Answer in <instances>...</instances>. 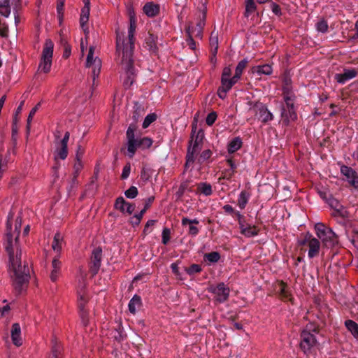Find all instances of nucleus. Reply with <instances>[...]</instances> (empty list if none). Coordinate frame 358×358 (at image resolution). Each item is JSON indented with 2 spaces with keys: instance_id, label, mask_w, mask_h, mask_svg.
<instances>
[{
  "instance_id": "obj_1",
  "label": "nucleus",
  "mask_w": 358,
  "mask_h": 358,
  "mask_svg": "<svg viewBox=\"0 0 358 358\" xmlns=\"http://www.w3.org/2000/svg\"><path fill=\"white\" fill-rule=\"evenodd\" d=\"M11 217L9 215L6 222L4 247L8 257V268L13 286L20 294L28 287L31 268L28 262L22 259V250L19 243L22 218L17 217L13 227Z\"/></svg>"
},
{
  "instance_id": "obj_2",
  "label": "nucleus",
  "mask_w": 358,
  "mask_h": 358,
  "mask_svg": "<svg viewBox=\"0 0 358 358\" xmlns=\"http://www.w3.org/2000/svg\"><path fill=\"white\" fill-rule=\"evenodd\" d=\"M130 26L128 32V38L124 39L123 34L116 31V51L118 56L123 52L127 57L134 52V31L136 29V19L129 20Z\"/></svg>"
},
{
  "instance_id": "obj_3",
  "label": "nucleus",
  "mask_w": 358,
  "mask_h": 358,
  "mask_svg": "<svg viewBox=\"0 0 358 358\" xmlns=\"http://www.w3.org/2000/svg\"><path fill=\"white\" fill-rule=\"evenodd\" d=\"M207 8L203 4L201 8L196 13V22L188 21L185 28L186 36L194 37L201 40L203 38V27L206 24Z\"/></svg>"
},
{
  "instance_id": "obj_4",
  "label": "nucleus",
  "mask_w": 358,
  "mask_h": 358,
  "mask_svg": "<svg viewBox=\"0 0 358 358\" xmlns=\"http://www.w3.org/2000/svg\"><path fill=\"white\" fill-rule=\"evenodd\" d=\"M196 124H193L192 128V139L189 141V145L187 149L185 166L194 162V155L197 154L201 150L200 145L203 143L204 132L202 129H199V131H196Z\"/></svg>"
},
{
  "instance_id": "obj_5",
  "label": "nucleus",
  "mask_w": 358,
  "mask_h": 358,
  "mask_svg": "<svg viewBox=\"0 0 358 358\" xmlns=\"http://www.w3.org/2000/svg\"><path fill=\"white\" fill-rule=\"evenodd\" d=\"M196 124H193L192 128V139L189 141V145L187 149L185 166L194 162V155L197 154L201 150L200 145L203 143L204 132L202 129H199V131H196Z\"/></svg>"
},
{
  "instance_id": "obj_6",
  "label": "nucleus",
  "mask_w": 358,
  "mask_h": 358,
  "mask_svg": "<svg viewBox=\"0 0 358 358\" xmlns=\"http://www.w3.org/2000/svg\"><path fill=\"white\" fill-rule=\"evenodd\" d=\"M319 332V324L310 323L307 324L306 329L303 330L301 334L300 347L305 354L311 352L312 348L317 345V340L315 335L312 333Z\"/></svg>"
},
{
  "instance_id": "obj_7",
  "label": "nucleus",
  "mask_w": 358,
  "mask_h": 358,
  "mask_svg": "<svg viewBox=\"0 0 358 358\" xmlns=\"http://www.w3.org/2000/svg\"><path fill=\"white\" fill-rule=\"evenodd\" d=\"M316 234L326 248H332L338 243V237L331 229L327 227L322 223H317L315 225Z\"/></svg>"
},
{
  "instance_id": "obj_8",
  "label": "nucleus",
  "mask_w": 358,
  "mask_h": 358,
  "mask_svg": "<svg viewBox=\"0 0 358 358\" xmlns=\"http://www.w3.org/2000/svg\"><path fill=\"white\" fill-rule=\"evenodd\" d=\"M70 133L66 131L64 134V138L62 140L56 141V149L54 152V159L55 165L53 166V169L55 173H57L59 168V164L58 160H64L68 156V141L69 139Z\"/></svg>"
},
{
  "instance_id": "obj_9",
  "label": "nucleus",
  "mask_w": 358,
  "mask_h": 358,
  "mask_svg": "<svg viewBox=\"0 0 358 358\" xmlns=\"http://www.w3.org/2000/svg\"><path fill=\"white\" fill-rule=\"evenodd\" d=\"M53 48L54 44L52 41L50 39H47L44 44L38 66V70H41L45 73H48L51 69Z\"/></svg>"
},
{
  "instance_id": "obj_10",
  "label": "nucleus",
  "mask_w": 358,
  "mask_h": 358,
  "mask_svg": "<svg viewBox=\"0 0 358 358\" xmlns=\"http://www.w3.org/2000/svg\"><path fill=\"white\" fill-rule=\"evenodd\" d=\"M122 57L121 65L122 68L124 70L127 78L124 80V86L126 88H129L134 81V60L133 53L131 55L127 57L123 52H120Z\"/></svg>"
},
{
  "instance_id": "obj_11",
  "label": "nucleus",
  "mask_w": 358,
  "mask_h": 358,
  "mask_svg": "<svg viewBox=\"0 0 358 358\" xmlns=\"http://www.w3.org/2000/svg\"><path fill=\"white\" fill-rule=\"evenodd\" d=\"M94 51L95 47L90 46L89 48V52L87 56L85 64L86 68L92 69V85H95V79L99 76L101 69V61L97 56H94Z\"/></svg>"
},
{
  "instance_id": "obj_12",
  "label": "nucleus",
  "mask_w": 358,
  "mask_h": 358,
  "mask_svg": "<svg viewBox=\"0 0 358 358\" xmlns=\"http://www.w3.org/2000/svg\"><path fill=\"white\" fill-rule=\"evenodd\" d=\"M299 245L308 247V257L313 258L319 254L320 243L319 240L307 233L303 240L299 241Z\"/></svg>"
},
{
  "instance_id": "obj_13",
  "label": "nucleus",
  "mask_w": 358,
  "mask_h": 358,
  "mask_svg": "<svg viewBox=\"0 0 358 358\" xmlns=\"http://www.w3.org/2000/svg\"><path fill=\"white\" fill-rule=\"evenodd\" d=\"M250 110H252L262 122L266 123L273 119L271 113L262 103L256 102L250 108Z\"/></svg>"
},
{
  "instance_id": "obj_14",
  "label": "nucleus",
  "mask_w": 358,
  "mask_h": 358,
  "mask_svg": "<svg viewBox=\"0 0 358 358\" xmlns=\"http://www.w3.org/2000/svg\"><path fill=\"white\" fill-rule=\"evenodd\" d=\"M136 129V124H131L129 126L127 131V152L130 158H132L135 155V143L137 141V139L135 138L134 134Z\"/></svg>"
},
{
  "instance_id": "obj_15",
  "label": "nucleus",
  "mask_w": 358,
  "mask_h": 358,
  "mask_svg": "<svg viewBox=\"0 0 358 358\" xmlns=\"http://www.w3.org/2000/svg\"><path fill=\"white\" fill-rule=\"evenodd\" d=\"M102 257V250L101 248H95L92 255L91 257V266H90V272L92 275H96L101 266V261Z\"/></svg>"
},
{
  "instance_id": "obj_16",
  "label": "nucleus",
  "mask_w": 358,
  "mask_h": 358,
  "mask_svg": "<svg viewBox=\"0 0 358 358\" xmlns=\"http://www.w3.org/2000/svg\"><path fill=\"white\" fill-rule=\"evenodd\" d=\"M341 173L346 177L348 182L355 188L358 187V176L357 172L351 167L342 166L341 168Z\"/></svg>"
},
{
  "instance_id": "obj_17",
  "label": "nucleus",
  "mask_w": 358,
  "mask_h": 358,
  "mask_svg": "<svg viewBox=\"0 0 358 358\" xmlns=\"http://www.w3.org/2000/svg\"><path fill=\"white\" fill-rule=\"evenodd\" d=\"M213 292L216 296V301L220 303L227 301L229 295V288L222 282L218 284Z\"/></svg>"
},
{
  "instance_id": "obj_18",
  "label": "nucleus",
  "mask_w": 358,
  "mask_h": 358,
  "mask_svg": "<svg viewBox=\"0 0 358 358\" xmlns=\"http://www.w3.org/2000/svg\"><path fill=\"white\" fill-rule=\"evenodd\" d=\"M358 74L356 69H345L343 73H337L335 75V79L339 83H345L347 80L352 79Z\"/></svg>"
},
{
  "instance_id": "obj_19",
  "label": "nucleus",
  "mask_w": 358,
  "mask_h": 358,
  "mask_svg": "<svg viewBox=\"0 0 358 358\" xmlns=\"http://www.w3.org/2000/svg\"><path fill=\"white\" fill-rule=\"evenodd\" d=\"M78 307L80 310V315L83 320V323L85 326L87 324L88 320L87 317V313L84 310L85 304L87 302V299L85 296V293L82 290L78 292Z\"/></svg>"
},
{
  "instance_id": "obj_20",
  "label": "nucleus",
  "mask_w": 358,
  "mask_h": 358,
  "mask_svg": "<svg viewBox=\"0 0 358 358\" xmlns=\"http://www.w3.org/2000/svg\"><path fill=\"white\" fill-rule=\"evenodd\" d=\"M21 329L18 323H14L12 325L11 338L13 343L15 345L19 347L22 344V338L20 337Z\"/></svg>"
},
{
  "instance_id": "obj_21",
  "label": "nucleus",
  "mask_w": 358,
  "mask_h": 358,
  "mask_svg": "<svg viewBox=\"0 0 358 358\" xmlns=\"http://www.w3.org/2000/svg\"><path fill=\"white\" fill-rule=\"evenodd\" d=\"M52 269L50 274V278L52 282H56L59 278L60 268H61V262L57 259H53L52 262Z\"/></svg>"
},
{
  "instance_id": "obj_22",
  "label": "nucleus",
  "mask_w": 358,
  "mask_h": 358,
  "mask_svg": "<svg viewBox=\"0 0 358 358\" xmlns=\"http://www.w3.org/2000/svg\"><path fill=\"white\" fill-rule=\"evenodd\" d=\"M143 12L148 17H155L159 12V6L152 2H148L143 8Z\"/></svg>"
},
{
  "instance_id": "obj_23",
  "label": "nucleus",
  "mask_w": 358,
  "mask_h": 358,
  "mask_svg": "<svg viewBox=\"0 0 358 358\" xmlns=\"http://www.w3.org/2000/svg\"><path fill=\"white\" fill-rule=\"evenodd\" d=\"M209 44L211 48V53L215 57L218 50V31L213 30L209 38Z\"/></svg>"
},
{
  "instance_id": "obj_24",
  "label": "nucleus",
  "mask_w": 358,
  "mask_h": 358,
  "mask_svg": "<svg viewBox=\"0 0 358 358\" xmlns=\"http://www.w3.org/2000/svg\"><path fill=\"white\" fill-rule=\"evenodd\" d=\"M251 71L252 73H257L259 76L262 74L271 75L272 73V67L269 64L255 66L251 69Z\"/></svg>"
},
{
  "instance_id": "obj_25",
  "label": "nucleus",
  "mask_w": 358,
  "mask_h": 358,
  "mask_svg": "<svg viewBox=\"0 0 358 358\" xmlns=\"http://www.w3.org/2000/svg\"><path fill=\"white\" fill-rule=\"evenodd\" d=\"M240 228L241 234L248 237L253 236L258 234V230L255 226L241 224Z\"/></svg>"
},
{
  "instance_id": "obj_26",
  "label": "nucleus",
  "mask_w": 358,
  "mask_h": 358,
  "mask_svg": "<svg viewBox=\"0 0 358 358\" xmlns=\"http://www.w3.org/2000/svg\"><path fill=\"white\" fill-rule=\"evenodd\" d=\"M141 306V297L138 295H134L133 296V298L129 301V310L131 313L135 314L136 312V308H139Z\"/></svg>"
},
{
  "instance_id": "obj_27",
  "label": "nucleus",
  "mask_w": 358,
  "mask_h": 358,
  "mask_svg": "<svg viewBox=\"0 0 358 358\" xmlns=\"http://www.w3.org/2000/svg\"><path fill=\"white\" fill-rule=\"evenodd\" d=\"M63 242V236L59 232L56 233L54 236L53 242L52 244V249L57 252L59 253L62 250V245Z\"/></svg>"
},
{
  "instance_id": "obj_28",
  "label": "nucleus",
  "mask_w": 358,
  "mask_h": 358,
  "mask_svg": "<svg viewBox=\"0 0 358 358\" xmlns=\"http://www.w3.org/2000/svg\"><path fill=\"white\" fill-rule=\"evenodd\" d=\"M152 144V141L150 138H143L141 139H137L136 143H135V151L137 148H141L143 149L150 148Z\"/></svg>"
},
{
  "instance_id": "obj_29",
  "label": "nucleus",
  "mask_w": 358,
  "mask_h": 358,
  "mask_svg": "<svg viewBox=\"0 0 358 358\" xmlns=\"http://www.w3.org/2000/svg\"><path fill=\"white\" fill-rule=\"evenodd\" d=\"M146 44L149 47V50L152 52H157V37L153 34H150L148 37L146 38Z\"/></svg>"
},
{
  "instance_id": "obj_30",
  "label": "nucleus",
  "mask_w": 358,
  "mask_h": 358,
  "mask_svg": "<svg viewBox=\"0 0 358 358\" xmlns=\"http://www.w3.org/2000/svg\"><path fill=\"white\" fill-rule=\"evenodd\" d=\"M242 145L241 139L239 137L234 138L229 144L228 152L233 153L241 148Z\"/></svg>"
},
{
  "instance_id": "obj_31",
  "label": "nucleus",
  "mask_w": 358,
  "mask_h": 358,
  "mask_svg": "<svg viewBox=\"0 0 358 358\" xmlns=\"http://www.w3.org/2000/svg\"><path fill=\"white\" fill-rule=\"evenodd\" d=\"M278 287L280 298L283 300L289 299V292L287 289L286 284L281 281L278 282Z\"/></svg>"
},
{
  "instance_id": "obj_32",
  "label": "nucleus",
  "mask_w": 358,
  "mask_h": 358,
  "mask_svg": "<svg viewBox=\"0 0 358 358\" xmlns=\"http://www.w3.org/2000/svg\"><path fill=\"white\" fill-rule=\"evenodd\" d=\"M345 327L352 334L358 338V324L352 320H348L345 322Z\"/></svg>"
},
{
  "instance_id": "obj_33",
  "label": "nucleus",
  "mask_w": 358,
  "mask_h": 358,
  "mask_svg": "<svg viewBox=\"0 0 358 358\" xmlns=\"http://www.w3.org/2000/svg\"><path fill=\"white\" fill-rule=\"evenodd\" d=\"M10 13V0H1L0 3V13L4 17H8Z\"/></svg>"
},
{
  "instance_id": "obj_34",
  "label": "nucleus",
  "mask_w": 358,
  "mask_h": 358,
  "mask_svg": "<svg viewBox=\"0 0 358 358\" xmlns=\"http://www.w3.org/2000/svg\"><path fill=\"white\" fill-rule=\"evenodd\" d=\"M287 109V112L285 109H283V111L282 112V116L284 118V121H285L287 124H288L290 120H295L297 117L294 109Z\"/></svg>"
},
{
  "instance_id": "obj_35",
  "label": "nucleus",
  "mask_w": 358,
  "mask_h": 358,
  "mask_svg": "<svg viewBox=\"0 0 358 358\" xmlns=\"http://www.w3.org/2000/svg\"><path fill=\"white\" fill-rule=\"evenodd\" d=\"M52 350L50 358H59V355L61 354V346L56 340L52 341Z\"/></svg>"
},
{
  "instance_id": "obj_36",
  "label": "nucleus",
  "mask_w": 358,
  "mask_h": 358,
  "mask_svg": "<svg viewBox=\"0 0 358 358\" xmlns=\"http://www.w3.org/2000/svg\"><path fill=\"white\" fill-rule=\"evenodd\" d=\"M40 106H41V103L39 102L31 110V111L29 114V116H28L27 120V127H26L27 134H29L30 131L31 122L32 121L33 117L35 115V113H36V111L38 110Z\"/></svg>"
},
{
  "instance_id": "obj_37",
  "label": "nucleus",
  "mask_w": 358,
  "mask_h": 358,
  "mask_svg": "<svg viewBox=\"0 0 358 358\" xmlns=\"http://www.w3.org/2000/svg\"><path fill=\"white\" fill-rule=\"evenodd\" d=\"M114 207L115 209L124 213L127 208V201L122 196H120L115 200Z\"/></svg>"
},
{
  "instance_id": "obj_38",
  "label": "nucleus",
  "mask_w": 358,
  "mask_h": 358,
  "mask_svg": "<svg viewBox=\"0 0 358 358\" xmlns=\"http://www.w3.org/2000/svg\"><path fill=\"white\" fill-rule=\"evenodd\" d=\"M250 196V194L246 192L245 191L241 192L238 200V205L241 208L243 209L245 207V205L248 203V198Z\"/></svg>"
},
{
  "instance_id": "obj_39",
  "label": "nucleus",
  "mask_w": 358,
  "mask_h": 358,
  "mask_svg": "<svg viewBox=\"0 0 358 358\" xmlns=\"http://www.w3.org/2000/svg\"><path fill=\"white\" fill-rule=\"evenodd\" d=\"M327 203L331 208H334L337 211H341L343 209V206L340 204L339 201L333 198L331 195H329V199H327Z\"/></svg>"
},
{
  "instance_id": "obj_40",
  "label": "nucleus",
  "mask_w": 358,
  "mask_h": 358,
  "mask_svg": "<svg viewBox=\"0 0 358 358\" xmlns=\"http://www.w3.org/2000/svg\"><path fill=\"white\" fill-rule=\"evenodd\" d=\"M255 10L256 6L254 0H246L245 15L248 17L250 14L255 12Z\"/></svg>"
},
{
  "instance_id": "obj_41",
  "label": "nucleus",
  "mask_w": 358,
  "mask_h": 358,
  "mask_svg": "<svg viewBox=\"0 0 358 358\" xmlns=\"http://www.w3.org/2000/svg\"><path fill=\"white\" fill-rule=\"evenodd\" d=\"M248 63V61L247 59H244L241 60V62H239V63L238 64V65L236 68V71H235V73L236 74V78L241 77V76L243 73V71L246 67Z\"/></svg>"
},
{
  "instance_id": "obj_42",
  "label": "nucleus",
  "mask_w": 358,
  "mask_h": 358,
  "mask_svg": "<svg viewBox=\"0 0 358 358\" xmlns=\"http://www.w3.org/2000/svg\"><path fill=\"white\" fill-rule=\"evenodd\" d=\"M199 191L205 195H210L212 194L211 185L206 183H201L199 185Z\"/></svg>"
},
{
  "instance_id": "obj_43",
  "label": "nucleus",
  "mask_w": 358,
  "mask_h": 358,
  "mask_svg": "<svg viewBox=\"0 0 358 358\" xmlns=\"http://www.w3.org/2000/svg\"><path fill=\"white\" fill-rule=\"evenodd\" d=\"M156 119L157 115L155 113H150L148 115L143 122V127H148L151 123L156 120Z\"/></svg>"
},
{
  "instance_id": "obj_44",
  "label": "nucleus",
  "mask_w": 358,
  "mask_h": 358,
  "mask_svg": "<svg viewBox=\"0 0 358 358\" xmlns=\"http://www.w3.org/2000/svg\"><path fill=\"white\" fill-rule=\"evenodd\" d=\"M211 155L212 152L210 150H203L198 158V162L199 164L203 163L210 157Z\"/></svg>"
},
{
  "instance_id": "obj_45",
  "label": "nucleus",
  "mask_w": 358,
  "mask_h": 358,
  "mask_svg": "<svg viewBox=\"0 0 358 358\" xmlns=\"http://www.w3.org/2000/svg\"><path fill=\"white\" fill-rule=\"evenodd\" d=\"M138 189L136 187L131 186L125 191L124 194L129 199H134L138 195Z\"/></svg>"
},
{
  "instance_id": "obj_46",
  "label": "nucleus",
  "mask_w": 358,
  "mask_h": 358,
  "mask_svg": "<svg viewBox=\"0 0 358 358\" xmlns=\"http://www.w3.org/2000/svg\"><path fill=\"white\" fill-rule=\"evenodd\" d=\"M65 1H57V11L58 14V17L60 22L62 21L64 17V6Z\"/></svg>"
},
{
  "instance_id": "obj_47",
  "label": "nucleus",
  "mask_w": 358,
  "mask_h": 358,
  "mask_svg": "<svg viewBox=\"0 0 358 358\" xmlns=\"http://www.w3.org/2000/svg\"><path fill=\"white\" fill-rule=\"evenodd\" d=\"M205 257L210 262H217L220 258V254L217 252L206 254Z\"/></svg>"
},
{
  "instance_id": "obj_48",
  "label": "nucleus",
  "mask_w": 358,
  "mask_h": 358,
  "mask_svg": "<svg viewBox=\"0 0 358 358\" xmlns=\"http://www.w3.org/2000/svg\"><path fill=\"white\" fill-rule=\"evenodd\" d=\"M317 29L318 31L324 33L328 29V24L327 21L322 20L317 22Z\"/></svg>"
},
{
  "instance_id": "obj_49",
  "label": "nucleus",
  "mask_w": 358,
  "mask_h": 358,
  "mask_svg": "<svg viewBox=\"0 0 358 358\" xmlns=\"http://www.w3.org/2000/svg\"><path fill=\"white\" fill-rule=\"evenodd\" d=\"M171 238V231L168 228H164L162 231V243L164 245H166L168 242L170 241Z\"/></svg>"
},
{
  "instance_id": "obj_50",
  "label": "nucleus",
  "mask_w": 358,
  "mask_h": 358,
  "mask_svg": "<svg viewBox=\"0 0 358 358\" xmlns=\"http://www.w3.org/2000/svg\"><path fill=\"white\" fill-rule=\"evenodd\" d=\"M185 271L189 274H194V273H199L201 271V266L199 264H192L189 268H186Z\"/></svg>"
},
{
  "instance_id": "obj_51",
  "label": "nucleus",
  "mask_w": 358,
  "mask_h": 358,
  "mask_svg": "<svg viewBox=\"0 0 358 358\" xmlns=\"http://www.w3.org/2000/svg\"><path fill=\"white\" fill-rule=\"evenodd\" d=\"M196 39L197 38H195L194 37L186 36L187 45H188L189 48L192 50H195L196 49Z\"/></svg>"
},
{
  "instance_id": "obj_52",
  "label": "nucleus",
  "mask_w": 358,
  "mask_h": 358,
  "mask_svg": "<svg viewBox=\"0 0 358 358\" xmlns=\"http://www.w3.org/2000/svg\"><path fill=\"white\" fill-rule=\"evenodd\" d=\"M131 171V164L130 163H127L123 168L122 173L121 175V178L124 180L127 178L129 176Z\"/></svg>"
},
{
  "instance_id": "obj_53",
  "label": "nucleus",
  "mask_w": 358,
  "mask_h": 358,
  "mask_svg": "<svg viewBox=\"0 0 358 358\" xmlns=\"http://www.w3.org/2000/svg\"><path fill=\"white\" fill-rule=\"evenodd\" d=\"M216 118L217 114L215 112H212L209 113L206 120V124L209 126H211L216 120Z\"/></svg>"
},
{
  "instance_id": "obj_54",
  "label": "nucleus",
  "mask_w": 358,
  "mask_h": 358,
  "mask_svg": "<svg viewBox=\"0 0 358 358\" xmlns=\"http://www.w3.org/2000/svg\"><path fill=\"white\" fill-rule=\"evenodd\" d=\"M284 94H289L290 91V84H291V79L289 77H285L284 78Z\"/></svg>"
},
{
  "instance_id": "obj_55",
  "label": "nucleus",
  "mask_w": 358,
  "mask_h": 358,
  "mask_svg": "<svg viewBox=\"0 0 358 358\" xmlns=\"http://www.w3.org/2000/svg\"><path fill=\"white\" fill-rule=\"evenodd\" d=\"M189 182L187 181L182 182L177 192L178 197H180L184 194L185 191L188 188Z\"/></svg>"
},
{
  "instance_id": "obj_56",
  "label": "nucleus",
  "mask_w": 358,
  "mask_h": 358,
  "mask_svg": "<svg viewBox=\"0 0 358 358\" xmlns=\"http://www.w3.org/2000/svg\"><path fill=\"white\" fill-rule=\"evenodd\" d=\"M221 83H222V85L220 86V87H222L223 89L229 90L231 88L229 78H221Z\"/></svg>"
},
{
  "instance_id": "obj_57",
  "label": "nucleus",
  "mask_w": 358,
  "mask_h": 358,
  "mask_svg": "<svg viewBox=\"0 0 358 358\" xmlns=\"http://www.w3.org/2000/svg\"><path fill=\"white\" fill-rule=\"evenodd\" d=\"M141 178L144 181H148L150 178V170L145 167H143Z\"/></svg>"
},
{
  "instance_id": "obj_58",
  "label": "nucleus",
  "mask_w": 358,
  "mask_h": 358,
  "mask_svg": "<svg viewBox=\"0 0 358 358\" xmlns=\"http://www.w3.org/2000/svg\"><path fill=\"white\" fill-rule=\"evenodd\" d=\"M84 152H85L84 148L81 145H78L77 148L76 154V161L82 160Z\"/></svg>"
},
{
  "instance_id": "obj_59",
  "label": "nucleus",
  "mask_w": 358,
  "mask_h": 358,
  "mask_svg": "<svg viewBox=\"0 0 358 358\" xmlns=\"http://www.w3.org/2000/svg\"><path fill=\"white\" fill-rule=\"evenodd\" d=\"M284 99L287 108H291L292 110L294 109V102L292 97L289 96V94H285Z\"/></svg>"
},
{
  "instance_id": "obj_60",
  "label": "nucleus",
  "mask_w": 358,
  "mask_h": 358,
  "mask_svg": "<svg viewBox=\"0 0 358 358\" xmlns=\"http://www.w3.org/2000/svg\"><path fill=\"white\" fill-rule=\"evenodd\" d=\"M83 163H82V160L80 161H76V163L73 166V169H74V171H75V178L77 177V176L78 175L79 172L80 171V170L83 169Z\"/></svg>"
},
{
  "instance_id": "obj_61",
  "label": "nucleus",
  "mask_w": 358,
  "mask_h": 358,
  "mask_svg": "<svg viewBox=\"0 0 358 358\" xmlns=\"http://www.w3.org/2000/svg\"><path fill=\"white\" fill-rule=\"evenodd\" d=\"M127 13L129 17V20L135 19L134 8L132 5H128L127 7Z\"/></svg>"
},
{
  "instance_id": "obj_62",
  "label": "nucleus",
  "mask_w": 358,
  "mask_h": 358,
  "mask_svg": "<svg viewBox=\"0 0 358 358\" xmlns=\"http://www.w3.org/2000/svg\"><path fill=\"white\" fill-rule=\"evenodd\" d=\"M271 10L277 15L280 16L282 14L281 9H280V6L275 3H271Z\"/></svg>"
},
{
  "instance_id": "obj_63",
  "label": "nucleus",
  "mask_w": 358,
  "mask_h": 358,
  "mask_svg": "<svg viewBox=\"0 0 358 358\" xmlns=\"http://www.w3.org/2000/svg\"><path fill=\"white\" fill-rule=\"evenodd\" d=\"M231 71L229 66L224 67L222 71V78H229Z\"/></svg>"
},
{
  "instance_id": "obj_64",
  "label": "nucleus",
  "mask_w": 358,
  "mask_h": 358,
  "mask_svg": "<svg viewBox=\"0 0 358 358\" xmlns=\"http://www.w3.org/2000/svg\"><path fill=\"white\" fill-rule=\"evenodd\" d=\"M227 91L228 90H227L225 89H223V88L220 87L218 88V90H217V95H218V96L220 99H224L226 97V94H227Z\"/></svg>"
}]
</instances>
